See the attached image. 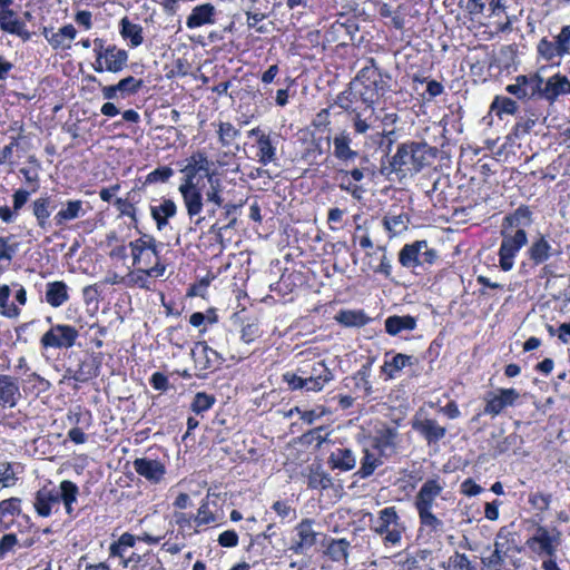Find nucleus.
<instances>
[{"label": "nucleus", "mask_w": 570, "mask_h": 570, "mask_svg": "<svg viewBox=\"0 0 570 570\" xmlns=\"http://www.w3.org/2000/svg\"><path fill=\"white\" fill-rule=\"evenodd\" d=\"M371 376V365L364 364L362 367L355 373L353 380L355 381V387L363 391L364 395H370L372 393V384L370 382Z\"/></svg>", "instance_id": "54"}, {"label": "nucleus", "mask_w": 570, "mask_h": 570, "mask_svg": "<svg viewBox=\"0 0 570 570\" xmlns=\"http://www.w3.org/2000/svg\"><path fill=\"white\" fill-rule=\"evenodd\" d=\"M11 289L9 285L0 286V314L8 318H16L20 314V309L13 304L9 303Z\"/></svg>", "instance_id": "47"}, {"label": "nucleus", "mask_w": 570, "mask_h": 570, "mask_svg": "<svg viewBox=\"0 0 570 570\" xmlns=\"http://www.w3.org/2000/svg\"><path fill=\"white\" fill-rule=\"evenodd\" d=\"M146 273L145 268H137L136 271L129 272L125 277H121V282L127 287L153 291V283L149 281V276Z\"/></svg>", "instance_id": "42"}, {"label": "nucleus", "mask_w": 570, "mask_h": 570, "mask_svg": "<svg viewBox=\"0 0 570 570\" xmlns=\"http://www.w3.org/2000/svg\"><path fill=\"white\" fill-rule=\"evenodd\" d=\"M490 109L499 118H502L503 115H514L518 111V104L509 97L495 96Z\"/></svg>", "instance_id": "46"}, {"label": "nucleus", "mask_w": 570, "mask_h": 570, "mask_svg": "<svg viewBox=\"0 0 570 570\" xmlns=\"http://www.w3.org/2000/svg\"><path fill=\"white\" fill-rule=\"evenodd\" d=\"M415 327L416 318L411 315H392L385 320V331L393 336L403 331H413Z\"/></svg>", "instance_id": "38"}, {"label": "nucleus", "mask_w": 570, "mask_h": 570, "mask_svg": "<svg viewBox=\"0 0 570 570\" xmlns=\"http://www.w3.org/2000/svg\"><path fill=\"white\" fill-rule=\"evenodd\" d=\"M216 399L214 395H209L205 392H198L194 396L190 409L196 414H202L208 411L215 403Z\"/></svg>", "instance_id": "57"}, {"label": "nucleus", "mask_w": 570, "mask_h": 570, "mask_svg": "<svg viewBox=\"0 0 570 570\" xmlns=\"http://www.w3.org/2000/svg\"><path fill=\"white\" fill-rule=\"evenodd\" d=\"M560 254L561 249L554 247L552 242L544 235L535 237L527 249V255L534 265H541L551 257L559 256Z\"/></svg>", "instance_id": "15"}, {"label": "nucleus", "mask_w": 570, "mask_h": 570, "mask_svg": "<svg viewBox=\"0 0 570 570\" xmlns=\"http://www.w3.org/2000/svg\"><path fill=\"white\" fill-rule=\"evenodd\" d=\"M502 242L499 249V265L504 272H509L514 266V258L522 247L528 244L525 229L515 230L501 229Z\"/></svg>", "instance_id": "4"}, {"label": "nucleus", "mask_w": 570, "mask_h": 570, "mask_svg": "<svg viewBox=\"0 0 570 570\" xmlns=\"http://www.w3.org/2000/svg\"><path fill=\"white\" fill-rule=\"evenodd\" d=\"M277 136L273 138L271 135L261 134L257 139V147H258V161L266 166L276 159V144H277Z\"/></svg>", "instance_id": "35"}, {"label": "nucleus", "mask_w": 570, "mask_h": 570, "mask_svg": "<svg viewBox=\"0 0 570 570\" xmlns=\"http://www.w3.org/2000/svg\"><path fill=\"white\" fill-rule=\"evenodd\" d=\"M570 95V78L561 72H556L548 78L541 76L539 82V99L553 105L561 96Z\"/></svg>", "instance_id": "9"}, {"label": "nucleus", "mask_w": 570, "mask_h": 570, "mask_svg": "<svg viewBox=\"0 0 570 570\" xmlns=\"http://www.w3.org/2000/svg\"><path fill=\"white\" fill-rule=\"evenodd\" d=\"M131 570H165L159 557L153 552H146L142 554V559L138 561V564H132Z\"/></svg>", "instance_id": "56"}, {"label": "nucleus", "mask_w": 570, "mask_h": 570, "mask_svg": "<svg viewBox=\"0 0 570 570\" xmlns=\"http://www.w3.org/2000/svg\"><path fill=\"white\" fill-rule=\"evenodd\" d=\"M144 86L141 79H136L132 76L125 77L116 83V89L119 91L120 98L136 95Z\"/></svg>", "instance_id": "49"}, {"label": "nucleus", "mask_w": 570, "mask_h": 570, "mask_svg": "<svg viewBox=\"0 0 570 570\" xmlns=\"http://www.w3.org/2000/svg\"><path fill=\"white\" fill-rule=\"evenodd\" d=\"M119 33L120 36L129 40L130 47L137 48L144 42L142 36V27L137 23H132L128 17H124L119 22Z\"/></svg>", "instance_id": "37"}, {"label": "nucleus", "mask_w": 570, "mask_h": 570, "mask_svg": "<svg viewBox=\"0 0 570 570\" xmlns=\"http://www.w3.org/2000/svg\"><path fill=\"white\" fill-rule=\"evenodd\" d=\"M178 190L183 197L187 215L190 219L197 217L195 223L200 224L205 219V217L200 216L204 208L203 194L200 189L197 185L180 184Z\"/></svg>", "instance_id": "12"}, {"label": "nucleus", "mask_w": 570, "mask_h": 570, "mask_svg": "<svg viewBox=\"0 0 570 570\" xmlns=\"http://www.w3.org/2000/svg\"><path fill=\"white\" fill-rule=\"evenodd\" d=\"M69 299L68 286L62 281L49 282L46 285V302L51 307H60Z\"/></svg>", "instance_id": "31"}, {"label": "nucleus", "mask_w": 570, "mask_h": 570, "mask_svg": "<svg viewBox=\"0 0 570 570\" xmlns=\"http://www.w3.org/2000/svg\"><path fill=\"white\" fill-rule=\"evenodd\" d=\"M43 37L55 50H67L71 48V42L76 39L77 30L72 24H66L58 31L43 28Z\"/></svg>", "instance_id": "21"}, {"label": "nucleus", "mask_w": 570, "mask_h": 570, "mask_svg": "<svg viewBox=\"0 0 570 570\" xmlns=\"http://www.w3.org/2000/svg\"><path fill=\"white\" fill-rule=\"evenodd\" d=\"M382 456L379 452H376L373 448L365 449L364 455L361 460V466L356 472L361 479H365L371 476L375 469L383 464Z\"/></svg>", "instance_id": "39"}, {"label": "nucleus", "mask_w": 570, "mask_h": 570, "mask_svg": "<svg viewBox=\"0 0 570 570\" xmlns=\"http://www.w3.org/2000/svg\"><path fill=\"white\" fill-rule=\"evenodd\" d=\"M218 138L223 147H229L232 142L240 135L230 122H220L218 126Z\"/></svg>", "instance_id": "58"}, {"label": "nucleus", "mask_w": 570, "mask_h": 570, "mask_svg": "<svg viewBox=\"0 0 570 570\" xmlns=\"http://www.w3.org/2000/svg\"><path fill=\"white\" fill-rule=\"evenodd\" d=\"M538 117L534 114L531 117H520L515 122L513 131L517 137L527 135L535 126Z\"/></svg>", "instance_id": "64"}, {"label": "nucleus", "mask_w": 570, "mask_h": 570, "mask_svg": "<svg viewBox=\"0 0 570 570\" xmlns=\"http://www.w3.org/2000/svg\"><path fill=\"white\" fill-rule=\"evenodd\" d=\"M420 519V537L424 533L430 538L440 537L444 532V523L432 510H416Z\"/></svg>", "instance_id": "29"}, {"label": "nucleus", "mask_w": 570, "mask_h": 570, "mask_svg": "<svg viewBox=\"0 0 570 570\" xmlns=\"http://www.w3.org/2000/svg\"><path fill=\"white\" fill-rule=\"evenodd\" d=\"M21 399L20 386L17 377L0 374V405L14 407Z\"/></svg>", "instance_id": "22"}, {"label": "nucleus", "mask_w": 570, "mask_h": 570, "mask_svg": "<svg viewBox=\"0 0 570 570\" xmlns=\"http://www.w3.org/2000/svg\"><path fill=\"white\" fill-rule=\"evenodd\" d=\"M299 372L305 376H313L314 380L325 384L333 380V374L331 370L325 365L324 361L315 362L309 371L306 368H301Z\"/></svg>", "instance_id": "51"}, {"label": "nucleus", "mask_w": 570, "mask_h": 570, "mask_svg": "<svg viewBox=\"0 0 570 570\" xmlns=\"http://www.w3.org/2000/svg\"><path fill=\"white\" fill-rule=\"evenodd\" d=\"M173 175L174 170L170 167H158L146 176L145 184L167 183Z\"/></svg>", "instance_id": "62"}, {"label": "nucleus", "mask_w": 570, "mask_h": 570, "mask_svg": "<svg viewBox=\"0 0 570 570\" xmlns=\"http://www.w3.org/2000/svg\"><path fill=\"white\" fill-rule=\"evenodd\" d=\"M215 7L210 3L196 6L186 19V26L189 29H195L204 24H212L215 22Z\"/></svg>", "instance_id": "30"}, {"label": "nucleus", "mask_w": 570, "mask_h": 570, "mask_svg": "<svg viewBox=\"0 0 570 570\" xmlns=\"http://www.w3.org/2000/svg\"><path fill=\"white\" fill-rule=\"evenodd\" d=\"M532 223V213L527 206L518 207L512 214L503 218L501 229L513 230L530 226Z\"/></svg>", "instance_id": "32"}, {"label": "nucleus", "mask_w": 570, "mask_h": 570, "mask_svg": "<svg viewBox=\"0 0 570 570\" xmlns=\"http://www.w3.org/2000/svg\"><path fill=\"white\" fill-rule=\"evenodd\" d=\"M435 156L433 148L426 142L409 141L397 146L396 153L390 160L391 171L402 177L421 171Z\"/></svg>", "instance_id": "1"}, {"label": "nucleus", "mask_w": 570, "mask_h": 570, "mask_svg": "<svg viewBox=\"0 0 570 570\" xmlns=\"http://www.w3.org/2000/svg\"><path fill=\"white\" fill-rule=\"evenodd\" d=\"M493 548L509 554L511 551L520 552V549L515 546L513 538H510V533H505L503 530H500L497 534Z\"/></svg>", "instance_id": "61"}, {"label": "nucleus", "mask_w": 570, "mask_h": 570, "mask_svg": "<svg viewBox=\"0 0 570 570\" xmlns=\"http://www.w3.org/2000/svg\"><path fill=\"white\" fill-rule=\"evenodd\" d=\"M21 500L19 498H10L0 501V513L4 515L7 519L10 517L11 519L14 515L20 514Z\"/></svg>", "instance_id": "63"}, {"label": "nucleus", "mask_w": 570, "mask_h": 570, "mask_svg": "<svg viewBox=\"0 0 570 570\" xmlns=\"http://www.w3.org/2000/svg\"><path fill=\"white\" fill-rule=\"evenodd\" d=\"M525 544L540 558L553 557L561 544V532L556 528L550 530L539 525L534 534L527 540Z\"/></svg>", "instance_id": "6"}, {"label": "nucleus", "mask_w": 570, "mask_h": 570, "mask_svg": "<svg viewBox=\"0 0 570 570\" xmlns=\"http://www.w3.org/2000/svg\"><path fill=\"white\" fill-rule=\"evenodd\" d=\"M86 214L87 208L83 200H68L61 205L60 210L53 217V222L56 226L60 227L70 220L83 217Z\"/></svg>", "instance_id": "27"}, {"label": "nucleus", "mask_w": 570, "mask_h": 570, "mask_svg": "<svg viewBox=\"0 0 570 570\" xmlns=\"http://www.w3.org/2000/svg\"><path fill=\"white\" fill-rule=\"evenodd\" d=\"M360 100L370 109L374 108L373 105L379 99L376 92L374 91L372 86H368L367 82L360 81L358 75L355 80L352 82Z\"/></svg>", "instance_id": "48"}, {"label": "nucleus", "mask_w": 570, "mask_h": 570, "mask_svg": "<svg viewBox=\"0 0 570 570\" xmlns=\"http://www.w3.org/2000/svg\"><path fill=\"white\" fill-rule=\"evenodd\" d=\"M333 484L332 478L324 471L312 470L307 475V485L311 489L326 490Z\"/></svg>", "instance_id": "53"}, {"label": "nucleus", "mask_w": 570, "mask_h": 570, "mask_svg": "<svg viewBox=\"0 0 570 570\" xmlns=\"http://www.w3.org/2000/svg\"><path fill=\"white\" fill-rule=\"evenodd\" d=\"M327 141L333 146V156L343 163L354 161L358 157V151L352 148V135L346 129H342L333 137H327Z\"/></svg>", "instance_id": "14"}, {"label": "nucleus", "mask_w": 570, "mask_h": 570, "mask_svg": "<svg viewBox=\"0 0 570 570\" xmlns=\"http://www.w3.org/2000/svg\"><path fill=\"white\" fill-rule=\"evenodd\" d=\"M335 320L347 327L355 326L361 327L370 322V317L363 311H341Z\"/></svg>", "instance_id": "43"}, {"label": "nucleus", "mask_w": 570, "mask_h": 570, "mask_svg": "<svg viewBox=\"0 0 570 570\" xmlns=\"http://www.w3.org/2000/svg\"><path fill=\"white\" fill-rule=\"evenodd\" d=\"M443 491V484L439 479L426 480L415 497V509L416 510H432L435 499Z\"/></svg>", "instance_id": "19"}, {"label": "nucleus", "mask_w": 570, "mask_h": 570, "mask_svg": "<svg viewBox=\"0 0 570 570\" xmlns=\"http://www.w3.org/2000/svg\"><path fill=\"white\" fill-rule=\"evenodd\" d=\"M78 494L79 488L76 483L69 480H63L60 482L58 490L59 502L62 501L75 503L77 501Z\"/></svg>", "instance_id": "59"}, {"label": "nucleus", "mask_w": 570, "mask_h": 570, "mask_svg": "<svg viewBox=\"0 0 570 570\" xmlns=\"http://www.w3.org/2000/svg\"><path fill=\"white\" fill-rule=\"evenodd\" d=\"M295 537L291 550L297 554L309 551L317 541V532L313 529V521L304 519L295 527Z\"/></svg>", "instance_id": "13"}, {"label": "nucleus", "mask_w": 570, "mask_h": 570, "mask_svg": "<svg viewBox=\"0 0 570 570\" xmlns=\"http://www.w3.org/2000/svg\"><path fill=\"white\" fill-rule=\"evenodd\" d=\"M177 213V206L171 199H164L158 205L150 207L151 217L155 219L157 228L161 230L168 224V219Z\"/></svg>", "instance_id": "33"}, {"label": "nucleus", "mask_w": 570, "mask_h": 570, "mask_svg": "<svg viewBox=\"0 0 570 570\" xmlns=\"http://www.w3.org/2000/svg\"><path fill=\"white\" fill-rule=\"evenodd\" d=\"M187 161V165L181 169V173L185 175L183 184L196 185L195 178L197 174L205 173L206 176L212 174L209 171L212 163L204 153L193 154Z\"/></svg>", "instance_id": "26"}, {"label": "nucleus", "mask_w": 570, "mask_h": 570, "mask_svg": "<svg viewBox=\"0 0 570 570\" xmlns=\"http://www.w3.org/2000/svg\"><path fill=\"white\" fill-rule=\"evenodd\" d=\"M334 179L338 183L341 190L348 193L354 199L360 200L363 197L364 188L353 183L348 176L347 170L338 169L335 173Z\"/></svg>", "instance_id": "41"}, {"label": "nucleus", "mask_w": 570, "mask_h": 570, "mask_svg": "<svg viewBox=\"0 0 570 570\" xmlns=\"http://www.w3.org/2000/svg\"><path fill=\"white\" fill-rule=\"evenodd\" d=\"M538 57L550 62L556 58H563L570 55V24L563 26L559 33L548 39L543 37L537 45Z\"/></svg>", "instance_id": "5"}, {"label": "nucleus", "mask_w": 570, "mask_h": 570, "mask_svg": "<svg viewBox=\"0 0 570 570\" xmlns=\"http://www.w3.org/2000/svg\"><path fill=\"white\" fill-rule=\"evenodd\" d=\"M58 503V490L43 487L37 491L33 507L40 517L47 518L51 514L52 507Z\"/></svg>", "instance_id": "28"}, {"label": "nucleus", "mask_w": 570, "mask_h": 570, "mask_svg": "<svg viewBox=\"0 0 570 570\" xmlns=\"http://www.w3.org/2000/svg\"><path fill=\"white\" fill-rule=\"evenodd\" d=\"M191 357L200 371H206L220 365L224 358L218 352L207 345L206 342H197L191 348Z\"/></svg>", "instance_id": "17"}, {"label": "nucleus", "mask_w": 570, "mask_h": 570, "mask_svg": "<svg viewBox=\"0 0 570 570\" xmlns=\"http://www.w3.org/2000/svg\"><path fill=\"white\" fill-rule=\"evenodd\" d=\"M366 258L368 259L365 265L367 269L374 274L383 275L390 278L392 275V263L387 256L385 246H377L375 250L367 252Z\"/></svg>", "instance_id": "25"}, {"label": "nucleus", "mask_w": 570, "mask_h": 570, "mask_svg": "<svg viewBox=\"0 0 570 570\" xmlns=\"http://www.w3.org/2000/svg\"><path fill=\"white\" fill-rule=\"evenodd\" d=\"M539 82H541V76L538 72L519 75L515 77V82L508 85L505 90L518 99H539Z\"/></svg>", "instance_id": "10"}, {"label": "nucleus", "mask_w": 570, "mask_h": 570, "mask_svg": "<svg viewBox=\"0 0 570 570\" xmlns=\"http://www.w3.org/2000/svg\"><path fill=\"white\" fill-rule=\"evenodd\" d=\"M0 27L3 31L17 36H22L23 32V22L17 19L14 12L10 9L0 11Z\"/></svg>", "instance_id": "45"}, {"label": "nucleus", "mask_w": 570, "mask_h": 570, "mask_svg": "<svg viewBox=\"0 0 570 570\" xmlns=\"http://www.w3.org/2000/svg\"><path fill=\"white\" fill-rule=\"evenodd\" d=\"M413 430L420 433L428 444L438 443L446 434V429L438 423L433 419H415L412 423Z\"/></svg>", "instance_id": "24"}, {"label": "nucleus", "mask_w": 570, "mask_h": 570, "mask_svg": "<svg viewBox=\"0 0 570 570\" xmlns=\"http://www.w3.org/2000/svg\"><path fill=\"white\" fill-rule=\"evenodd\" d=\"M92 45L95 53L92 68L96 72L119 73L127 67L129 58L127 50L114 43H107L102 38L94 39Z\"/></svg>", "instance_id": "2"}, {"label": "nucleus", "mask_w": 570, "mask_h": 570, "mask_svg": "<svg viewBox=\"0 0 570 570\" xmlns=\"http://www.w3.org/2000/svg\"><path fill=\"white\" fill-rule=\"evenodd\" d=\"M436 257V252L429 247L426 240H416L411 244H405L399 253V262L406 268L432 264Z\"/></svg>", "instance_id": "7"}, {"label": "nucleus", "mask_w": 570, "mask_h": 570, "mask_svg": "<svg viewBox=\"0 0 570 570\" xmlns=\"http://www.w3.org/2000/svg\"><path fill=\"white\" fill-rule=\"evenodd\" d=\"M328 463L333 469L350 471L356 465V455L348 448H337L331 453Z\"/></svg>", "instance_id": "34"}, {"label": "nucleus", "mask_w": 570, "mask_h": 570, "mask_svg": "<svg viewBox=\"0 0 570 570\" xmlns=\"http://www.w3.org/2000/svg\"><path fill=\"white\" fill-rule=\"evenodd\" d=\"M397 430L391 426H382L372 436V448L381 455L389 456L395 452Z\"/></svg>", "instance_id": "20"}, {"label": "nucleus", "mask_w": 570, "mask_h": 570, "mask_svg": "<svg viewBox=\"0 0 570 570\" xmlns=\"http://www.w3.org/2000/svg\"><path fill=\"white\" fill-rule=\"evenodd\" d=\"M132 466L138 475L146 479L151 484L160 483L167 472L164 462L150 456L135 459Z\"/></svg>", "instance_id": "11"}, {"label": "nucleus", "mask_w": 570, "mask_h": 570, "mask_svg": "<svg viewBox=\"0 0 570 570\" xmlns=\"http://www.w3.org/2000/svg\"><path fill=\"white\" fill-rule=\"evenodd\" d=\"M360 100L357 92L351 82V86L348 89L342 91L340 95H337L335 99V105H337L343 110L350 112L352 109H354V104Z\"/></svg>", "instance_id": "55"}, {"label": "nucleus", "mask_w": 570, "mask_h": 570, "mask_svg": "<svg viewBox=\"0 0 570 570\" xmlns=\"http://www.w3.org/2000/svg\"><path fill=\"white\" fill-rule=\"evenodd\" d=\"M382 224L385 230L389 233L390 237H395L401 235L403 232L407 230L410 224V217L404 214H392L389 213L383 217Z\"/></svg>", "instance_id": "36"}, {"label": "nucleus", "mask_w": 570, "mask_h": 570, "mask_svg": "<svg viewBox=\"0 0 570 570\" xmlns=\"http://www.w3.org/2000/svg\"><path fill=\"white\" fill-rule=\"evenodd\" d=\"M79 337V331L68 324L52 325L40 338L42 348H70Z\"/></svg>", "instance_id": "8"}, {"label": "nucleus", "mask_w": 570, "mask_h": 570, "mask_svg": "<svg viewBox=\"0 0 570 570\" xmlns=\"http://www.w3.org/2000/svg\"><path fill=\"white\" fill-rule=\"evenodd\" d=\"M209 188L206 190L205 196L208 203H213L216 207L223 206L222 197V183L215 177V174H207Z\"/></svg>", "instance_id": "50"}, {"label": "nucleus", "mask_w": 570, "mask_h": 570, "mask_svg": "<svg viewBox=\"0 0 570 570\" xmlns=\"http://www.w3.org/2000/svg\"><path fill=\"white\" fill-rule=\"evenodd\" d=\"M51 208H53V206L51 205V197L49 196L39 197L32 203V213L37 219L38 226L43 230L48 229V218L51 215Z\"/></svg>", "instance_id": "40"}, {"label": "nucleus", "mask_w": 570, "mask_h": 570, "mask_svg": "<svg viewBox=\"0 0 570 570\" xmlns=\"http://www.w3.org/2000/svg\"><path fill=\"white\" fill-rule=\"evenodd\" d=\"M413 356L397 353L393 355L391 361H385L382 366V372L386 374L389 379H394L395 373L402 371L404 367L413 364Z\"/></svg>", "instance_id": "44"}, {"label": "nucleus", "mask_w": 570, "mask_h": 570, "mask_svg": "<svg viewBox=\"0 0 570 570\" xmlns=\"http://www.w3.org/2000/svg\"><path fill=\"white\" fill-rule=\"evenodd\" d=\"M350 542L346 539L332 540L326 549V554L333 561L346 560L348 556Z\"/></svg>", "instance_id": "52"}, {"label": "nucleus", "mask_w": 570, "mask_h": 570, "mask_svg": "<svg viewBox=\"0 0 570 570\" xmlns=\"http://www.w3.org/2000/svg\"><path fill=\"white\" fill-rule=\"evenodd\" d=\"M520 397L515 389H500L498 394H489L484 413L492 416L499 415L505 407L514 405Z\"/></svg>", "instance_id": "16"}, {"label": "nucleus", "mask_w": 570, "mask_h": 570, "mask_svg": "<svg viewBox=\"0 0 570 570\" xmlns=\"http://www.w3.org/2000/svg\"><path fill=\"white\" fill-rule=\"evenodd\" d=\"M370 528L374 533L381 537L384 546H401L405 527L401 522L395 507L382 509L377 513V517L371 520Z\"/></svg>", "instance_id": "3"}, {"label": "nucleus", "mask_w": 570, "mask_h": 570, "mask_svg": "<svg viewBox=\"0 0 570 570\" xmlns=\"http://www.w3.org/2000/svg\"><path fill=\"white\" fill-rule=\"evenodd\" d=\"M100 362L96 357L80 360L76 367H67L65 379H71L79 383H86L99 375Z\"/></svg>", "instance_id": "18"}, {"label": "nucleus", "mask_w": 570, "mask_h": 570, "mask_svg": "<svg viewBox=\"0 0 570 570\" xmlns=\"http://www.w3.org/2000/svg\"><path fill=\"white\" fill-rule=\"evenodd\" d=\"M445 570H476V568L464 553L455 552L449 558Z\"/></svg>", "instance_id": "60"}, {"label": "nucleus", "mask_w": 570, "mask_h": 570, "mask_svg": "<svg viewBox=\"0 0 570 570\" xmlns=\"http://www.w3.org/2000/svg\"><path fill=\"white\" fill-rule=\"evenodd\" d=\"M360 81L367 82L376 92L377 98L382 97L389 89L387 82L383 79L380 69L373 58L368 60V65L358 71Z\"/></svg>", "instance_id": "23"}]
</instances>
